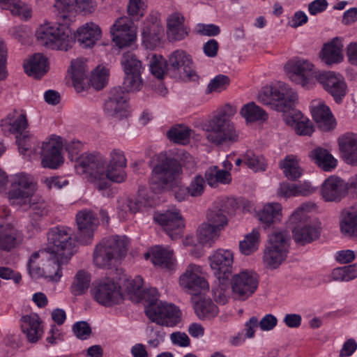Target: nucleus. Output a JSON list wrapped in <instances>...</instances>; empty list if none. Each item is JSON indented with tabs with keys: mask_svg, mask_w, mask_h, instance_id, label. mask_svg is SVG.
Returning <instances> with one entry per match:
<instances>
[{
	"mask_svg": "<svg viewBox=\"0 0 357 357\" xmlns=\"http://www.w3.org/2000/svg\"><path fill=\"white\" fill-rule=\"evenodd\" d=\"M181 172V165L176 160L166 155H159L149 178L151 189L158 192L173 190L178 202L187 200L190 195L188 187L180 185Z\"/></svg>",
	"mask_w": 357,
	"mask_h": 357,
	"instance_id": "1",
	"label": "nucleus"
},
{
	"mask_svg": "<svg viewBox=\"0 0 357 357\" xmlns=\"http://www.w3.org/2000/svg\"><path fill=\"white\" fill-rule=\"evenodd\" d=\"M236 113V107L229 104L221 108L204 125L206 139L218 146L238 142L239 131L232 121Z\"/></svg>",
	"mask_w": 357,
	"mask_h": 357,
	"instance_id": "2",
	"label": "nucleus"
},
{
	"mask_svg": "<svg viewBox=\"0 0 357 357\" xmlns=\"http://www.w3.org/2000/svg\"><path fill=\"white\" fill-rule=\"evenodd\" d=\"M315 208V204L307 202L301 204L291 215L289 221L294 225L293 238L296 243L304 245L319 238L320 225L309 218L307 213Z\"/></svg>",
	"mask_w": 357,
	"mask_h": 357,
	"instance_id": "3",
	"label": "nucleus"
},
{
	"mask_svg": "<svg viewBox=\"0 0 357 357\" xmlns=\"http://www.w3.org/2000/svg\"><path fill=\"white\" fill-rule=\"evenodd\" d=\"M126 236H112L103 238L95 248L93 262L100 268H112L124 257L128 249Z\"/></svg>",
	"mask_w": 357,
	"mask_h": 357,
	"instance_id": "4",
	"label": "nucleus"
},
{
	"mask_svg": "<svg viewBox=\"0 0 357 357\" xmlns=\"http://www.w3.org/2000/svg\"><path fill=\"white\" fill-rule=\"evenodd\" d=\"M71 35L68 26L50 22L40 24L36 31L39 43L54 50H68L71 47Z\"/></svg>",
	"mask_w": 357,
	"mask_h": 357,
	"instance_id": "5",
	"label": "nucleus"
},
{
	"mask_svg": "<svg viewBox=\"0 0 357 357\" xmlns=\"http://www.w3.org/2000/svg\"><path fill=\"white\" fill-rule=\"evenodd\" d=\"M296 99V93L287 84L282 82L273 86H265L258 93L259 102L282 112L292 108Z\"/></svg>",
	"mask_w": 357,
	"mask_h": 357,
	"instance_id": "6",
	"label": "nucleus"
},
{
	"mask_svg": "<svg viewBox=\"0 0 357 357\" xmlns=\"http://www.w3.org/2000/svg\"><path fill=\"white\" fill-rule=\"evenodd\" d=\"M72 236L71 230L68 227H53L47 233V244L43 250L63 261L70 259L75 252V241Z\"/></svg>",
	"mask_w": 357,
	"mask_h": 357,
	"instance_id": "7",
	"label": "nucleus"
},
{
	"mask_svg": "<svg viewBox=\"0 0 357 357\" xmlns=\"http://www.w3.org/2000/svg\"><path fill=\"white\" fill-rule=\"evenodd\" d=\"M10 188L8 199L13 205H26L37 190V181L30 174L21 172L10 178Z\"/></svg>",
	"mask_w": 357,
	"mask_h": 357,
	"instance_id": "8",
	"label": "nucleus"
},
{
	"mask_svg": "<svg viewBox=\"0 0 357 357\" xmlns=\"http://www.w3.org/2000/svg\"><path fill=\"white\" fill-rule=\"evenodd\" d=\"M289 237L283 231H275L269 236L263 260L266 266L276 268L286 259L289 252Z\"/></svg>",
	"mask_w": 357,
	"mask_h": 357,
	"instance_id": "9",
	"label": "nucleus"
},
{
	"mask_svg": "<svg viewBox=\"0 0 357 357\" xmlns=\"http://www.w3.org/2000/svg\"><path fill=\"white\" fill-rule=\"evenodd\" d=\"M146 316L160 326L174 327L181 319V313L178 307L167 302L155 301L146 307Z\"/></svg>",
	"mask_w": 357,
	"mask_h": 357,
	"instance_id": "10",
	"label": "nucleus"
},
{
	"mask_svg": "<svg viewBox=\"0 0 357 357\" xmlns=\"http://www.w3.org/2000/svg\"><path fill=\"white\" fill-rule=\"evenodd\" d=\"M91 294L98 303L105 307H112L123 301L120 285L109 278L94 282Z\"/></svg>",
	"mask_w": 357,
	"mask_h": 357,
	"instance_id": "11",
	"label": "nucleus"
},
{
	"mask_svg": "<svg viewBox=\"0 0 357 357\" xmlns=\"http://www.w3.org/2000/svg\"><path fill=\"white\" fill-rule=\"evenodd\" d=\"M258 275L251 270H243L234 274L231 279L232 296L238 301H245L257 290Z\"/></svg>",
	"mask_w": 357,
	"mask_h": 357,
	"instance_id": "12",
	"label": "nucleus"
},
{
	"mask_svg": "<svg viewBox=\"0 0 357 357\" xmlns=\"http://www.w3.org/2000/svg\"><path fill=\"white\" fill-rule=\"evenodd\" d=\"M121 64L126 75L123 85L126 90H140L142 86L141 74L143 70L141 61L133 52H126L122 55Z\"/></svg>",
	"mask_w": 357,
	"mask_h": 357,
	"instance_id": "13",
	"label": "nucleus"
},
{
	"mask_svg": "<svg viewBox=\"0 0 357 357\" xmlns=\"http://www.w3.org/2000/svg\"><path fill=\"white\" fill-rule=\"evenodd\" d=\"M27 120L26 116L16 111H13L1 120V128L6 134L20 133L17 137V143L18 144L19 151L21 154H25L26 151L31 149V146L28 142V137L22 135V132L27 127Z\"/></svg>",
	"mask_w": 357,
	"mask_h": 357,
	"instance_id": "14",
	"label": "nucleus"
},
{
	"mask_svg": "<svg viewBox=\"0 0 357 357\" xmlns=\"http://www.w3.org/2000/svg\"><path fill=\"white\" fill-rule=\"evenodd\" d=\"M63 142L60 137L52 135L42 143L40 146L41 165L56 169L63 162L61 151Z\"/></svg>",
	"mask_w": 357,
	"mask_h": 357,
	"instance_id": "15",
	"label": "nucleus"
},
{
	"mask_svg": "<svg viewBox=\"0 0 357 357\" xmlns=\"http://www.w3.org/2000/svg\"><path fill=\"white\" fill-rule=\"evenodd\" d=\"M154 220L159 224L173 240L181 238L184 227V220L180 211L172 208L163 213H156Z\"/></svg>",
	"mask_w": 357,
	"mask_h": 357,
	"instance_id": "16",
	"label": "nucleus"
},
{
	"mask_svg": "<svg viewBox=\"0 0 357 357\" xmlns=\"http://www.w3.org/2000/svg\"><path fill=\"white\" fill-rule=\"evenodd\" d=\"M284 70L292 82L303 86H307L310 79L315 77V75L319 73L312 63L300 59L290 60L284 66Z\"/></svg>",
	"mask_w": 357,
	"mask_h": 357,
	"instance_id": "17",
	"label": "nucleus"
},
{
	"mask_svg": "<svg viewBox=\"0 0 357 357\" xmlns=\"http://www.w3.org/2000/svg\"><path fill=\"white\" fill-rule=\"evenodd\" d=\"M75 220L78 229L77 241L83 245L90 244L99 225L96 214L91 210L83 209L77 213Z\"/></svg>",
	"mask_w": 357,
	"mask_h": 357,
	"instance_id": "18",
	"label": "nucleus"
},
{
	"mask_svg": "<svg viewBox=\"0 0 357 357\" xmlns=\"http://www.w3.org/2000/svg\"><path fill=\"white\" fill-rule=\"evenodd\" d=\"M315 78L336 102H340L347 94V86L341 75L332 71H319Z\"/></svg>",
	"mask_w": 357,
	"mask_h": 357,
	"instance_id": "19",
	"label": "nucleus"
},
{
	"mask_svg": "<svg viewBox=\"0 0 357 357\" xmlns=\"http://www.w3.org/2000/svg\"><path fill=\"white\" fill-rule=\"evenodd\" d=\"M129 96L128 92L121 87L113 88L109 93L108 99L104 105L105 112L116 119L126 118L128 115Z\"/></svg>",
	"mask_w": 357,
	"mask_h": 357,
	"instance_id": "20",
	"label": "nucleus"
},
{
	"mask_svg": "<svg viewBox=\"0 0 357 357\" xmlns=\"http://www.w3.org/2000/svg\"><path fill=\"white\" fill-rule=\"evenodd\" d=\"M102 164L103 156L100 154L84 153L75 158L74 167L78 174L90 178L96 185Z\"/></svg>",
	"mask_w": 357,
	"mask_h": 357,
	"instance_id": "21",
	"label": "nucleus"
},
{
	"mask_svg": "<svg viewBox=\"0 0 357 357\" xmlns=\"http://www.w3.org/2000/svg\"><path fill=\"white\" fill-rule=\"evenodd\" d=\"M179 286L190 293L208 288L207 281L203 275L202 268L199 265L190 264L178 278Z\"/></svg>",
	"mask_w": 357,
	"mask_h": 357,
	"instance_id": "22",
	"label": "nucleus"
},
{
	"mask_svg": "<svg viewBox=\"0 0 357 357\" xmlns=\"http://www.w3.org/2000/svg\"><path fill=\"white\" fill-rule=\"evenodd\" d=\"M132 19L127 16L118 18L110 29L113 40L120 48L129 46L136 38Z\"/></svg>",
	"mask_w": 357,
	"mask_h": 357,
	"instance_id": "23",
	"label": "nucleus"
},
{
	"mask_svg": "<svg viewBox=\"0 0 357 357\" xmlns=\"http://www.w3.org/2000/svg\"><path fill=\"white\" fill-rule=\"evenodd\" d=\"M210 266L219 278H227L232 272L234 252L229 249L219 248L208 257Z\"/></svg>",
	"mask_w": 357,
	"mask_h": 357,
	"instance_id": "24",
	"label": "nucleus"
},
{
	"mask_svg": "<svg viewBox=\"0 0 357 357\" xmlns=\"http://www.w3.org/2000/svg\"><path fill=\"white\" fill-rule=\"evenodd\" d=\"M167 66L180 77L191 79L195 75L191 56L182 50H175L169 56Z\"/></svg>",
	"mask_w": 357,
	"mask_h": 357,
	"instance_id": "25",
	"label": "nucleus"
},
{
	"mask_svg": "<svg viewBox=\"0 0 357 357\" xmlns=\"http://www.w3.org/2000/svg\"><path fill=\"white\" fill-rule=\"evenodd\" d=\"M163 28L160 20L155 15H149L142 26V36L143 43L146 47L152 49L156 47L162 36Z\"/></svg>",
	"mask_w": 357,
	"mask_h": 357,
	"instance_id": "26",
	"label": "nucleus"
},
{
	"mask_svg": "<svg viewBox=\"0 0 357 357\" xmlns=\"http://www.w3.org/2000/svg\"><path fill=\"white\" fill-rule=\"evenodd\" d=\"M123 167L114 166L111 164L106 165V159L103 157V164L100 169L99 175L97 181L96 188L99 190L107 189L109 185V181L115 183H121L125 181L126 174Z\"/></svg>",
	"mask_w": 357,
	"mask_h": 357,
	"instance_id": "27",
	"label": "nucleus"
},
{
	"mask_svg": "<svg viewBox=\"0 0 357 357\" xmlns=\"http://www.w3.org/2000/svg\"><path fill=\"white\" fill-rule=\"evenodd\" d=\"M347 184L340 178L331 176L321 185V193L326 202L340 201L347 193Z\"/></svg>",
	"mask_w": 357,
	"mask_h": 357,
	"instance_id": "28",
	"label": "nucleus"
},
{
	"mask_svg": "<svg viewBox=\"0 0 357 357\" xmlns=\"http://www.w3.org/2000/svg\"><path fill=\"white\" fill-rule=\"evenodd\" d=\"M283 119L287 125L291 126L298 135H310L313 126L309 119L301 112L289 109L283 112Z\"/></svg>",
	"mask_w": 357,
	"mask_h": 357,
	"instance_id": "29",
	"label": "nucleus"
},
{
	"mask_svg": "<svg viewBox=\"0 0 357 357\" xmlns=\"http://www.w3.org/2000/svg\"><path fill=\"white\" fill-rule=\"evenodd\" d=\"M311 112L318 127L328 131L335 126V119L330 108L321 100H313L310 105Z\"/></svg>",
	"mask_w": 357,
	"mask_h": 357,
	"instance_id": "30",
	"label": "nucleus"
},
{
	"mask_svg": "<svg viewBox=\"0 0 357 357\" xmlns=\"http://www.w3.org/2000/svg\"><path fill=\"white\" fill-rule=\"evenodd\" d=\"M184 22V16L178 12L173 13L168 16L167 34L170 40H181L188 36L190 29Z\"/></svg>",
	"mask_w": 357,
	"mask_h": 357,
	"instance_id": "31",
	"label": "nucleus"
},
{
	"mask_svg": "<svg viewBox=\"0 0 357 357\" xmlns=\"http://www.w3.org/2000/svg\"><path fill=\"white\" fill-rule=\"evenodd\" d=\"M340 154L349 165L357 166V135L347 133L338 139Z\"/></svg>",
	"mask_w": 357,
	"mask_h": 357,
	"instance_id": "32",
	"label": "nucleus"
},
{
	"mask_svg": "<svg viewBox=\"0 0 357 357\" xmlns=\"http://www.w3.org/2000/svg\"><path fill=\"white\" fill-rule=\"evenodd\" d=\"M100 26L93 22H87L77 29L76 38L84 47H92L101 37Z\"/></svg>",
	"mask_w": 357,
	"mask_h": 357,
	"instance_id": "33",
	"label": "nucleus"
},
{
	"mask_svg": "<svg viewBox=\"0 0 357 357\" xmlns=\"http://www.w3.org/2000/svg\"><path fill=\"white\" fill-rule=\"evenodd\" d=\"M22 330L26 335L27 340L31 343H36L42 337L43 329L38 314L32 313L23 316L21 318Z\"/></svg>",
	"mask_w": 357,
	"mask_h": 357,
	"instance_id": "34",
	"label": "nucleus"
},
{
	"mask_svg": "<svg viewBox=\"0 0 357 357\" xmlns=\"http://www.w3.org/2000/svg\"><path fill=\"white\" fill-rule=\"evenodd\" d=\"M150 204L144 200L142 197L135 199L127 197H122L118 199L116 205V212L119 218L121 220H126L130 215L137 213Z\"/></svg>",
	"mask_w": 357,
	"mask_h": 357,
	"instance_id": "35",
	"label": "nucleus"
},
{
	"mask_svg": "<svg viewBox=\"0 0 357 357\" xmlns=\"http://www.w3.org/2000/svg\"><path fill=\"white\" fill-rule=\"evenodd\" d=\"M342 47L338 37L326 43L320 52L321 61L328 66L340 63L343 60Z\"/></svg>",
	"mask_w": 357,
	"mask_h": 357,
	"instance_id": "36",
	"label": "nucleus"
},
{
	"mask_svg": "<svg viewBox=\"0 0 357 357\" xmlns=\"http://www.w3.org/2000/svg\"><path fill=\"white\" fill-rule=\"evenodd\" d=\"M22 241V235L10 224L0 222V250L10 251Z\"/></svg>",
	"mask_w": 357,
	"mask_h": 357,
	"instance_id": "37",
	"label": "nucleus"
},
{
	"mask_svg": "<svg viewBox=\"0 0 357 357\" xmlns=\"http://www.w3.org/2000/svg\"><path fill=\"white\" fill-rule=\"evenodd\" d=\"M257 218L264 228L280 221L282 206L279 203H268L257 211Z\"/></svg>",
	"mask_w": 357,
	"mask_h": 357,
	"instance_id": "38",
	"label": "nucleus"
},
{
	"mask_svg": "<svg viewBox=\"0 0 357 357\" xmlns=\"http://www.w3.org/2000/svg\"><path fill=\"white\" fill-rule=\"evenodd\" d=\"M340 226L342 233L357 239V205L342 211Z\"/></svg>",
	"mask_w": 357,
	"mask_h": 357,
	"instance_id": "39",
	"label": "nucleus"
},
{
	"mask_svg": "<svg viewBox=\"0 0 357 357\" xmlns=\"http://www.w3.org/2000/svg\"><path fill=\"white\" fill-rule=\"evenodd\" d=\"M54 6L63 12L77 10L85 14L93 13L96 8L95 0H55Z\"/></svg>",
	"mask_w": 357,
	"mask_h": 357,
	"instance_id": "40",
	"label": "nucleus"
},
{
	"mask_svg": "<svg viewBox=\"0 0 357 357\" xmlns=\"http://www.w3.org/2000/svg\"><path fill=\"white\" fill-rule=\"evenodd\" d=\"M24 68L29 76L40 78L49 70L47 59L42 54H35L24 63Z\"/></svg>",
	"mask_w": 357,
	"mask_h": 357,
	"instance_id": "41",
	"label": "nucleus"
},
{
	"mask_svg": "<svg viewBox=\"0 0 357 357\" xmlns=\"http://www.w3.org/2000/svg\"><path fill=\"white\" fill-rule=\"evenodd\" d=\"M145 257H151V260L155 266L167 268H172L175 263L173 251L159 245L153 248L151 252L146 253Z\"/></svg>",
	"mask_w": 357,
	"mask_h": 357,
	"instance_id": "42",
	"label": "nucleus"
},
{
	"mask_svg": "<svg viewBox=\"0 0 357 357\" xmlns=\"http://www.w3.org/2000/svg\"><path fill=\"white\" fill-rule=\"evenodd\" d=\"M310 157L317 166L325 172H332L337 165V160L329 151L321 147L313 149Z\"/></svg>",
	"mask_w": 357,
	"mask_h": 357,
	"instance_id": "43",
	"label": "nucleus"
},
{
	"mask_svg": "<svg viewBox=\"0 0 357 357\" xmlns=\"http://www.w3.org/2000/svg\"><path fill=\"white\" fill-rule=\"evenodd\" d=\"M194 310L201 320H210L215 317L219 312L218 307L209 298H199L194 303Z\"/></svg>",
	"mask_w": 357,
	"mask_h": 357,
	"instance_id": "44",
	"label": "nucleus"
},
{
	"mask_svg": "<svg viewBox=\"0 0 357 357\" xmlns=\"http://www.w3.org/2000/svg\"><path fill=\"white\" fill-rule=\"evenodd\" d=\"M47 264L44 265V278L50 281L57 282L62 276L61 265L69 259L61 260L54 255H47Z\"/></svg>",
	"mask_w": 357,
	"mask_h": 357,
	"instance_id": "45",
	"label": "nucleus"
},
{
	"mask_svg": "<svg viewBox=\"0 0 357 357\" xmlns=\"http://www.w3.org/2000/svg\"><path fill=\"white\" fill-rule=\"evenodd\" d=\"M240 114L246 122L249 123L265 121L268 119V114L266 111L254 102L244 105L240 110Z\"/></svg>",
	"mask_w": 357,
	"mask_h": 357,
	"instance_id": "46",
	"label": "nucleus"
},
{
	"mask_svg": "<svg viewBox=\"0 0 357 357\" xmlns=\"http://www.w3.org/2000/svg\"><path fill=\"white\" fill-rule=\"evenodd\" d=\"M0 7L24 20L31 17V8L21 0H0Z\"/></svg>",
	"mask_w": 357,
	"mask_h": 357,
	"instance_id": "47",
	"label": "nucleus"
},
{
	"mask_svg": "<svg viewBox=\"0 0 357 357\" xmlns=\"http://www.w3.org/2000/svg\"><path fill=\"white\" fill-rule=\"evenodd\" d=\"M279 166L283 170L285 176L289 179H297L302 174V170L296 155H287L284 159L279 163Z\"/></svg>",
	"mask_w": 357,
	"mask_h": 357,
	"instance_id": "48",
	"label": "nucleus"
},
{
	"mask_svg": "<svg viewBox=\"0 0 357 357\" xmlns=\"http://www.w3.org/2000/svg\"><path fill=\"white\" fill-rule=\"evenodd\" d=\"M91 275L83 270L79 271L75 275L70 286V292L75 296H80L85 294L91 283Z\"/></svg>",
	"mask_w": 357,
	"mask_h": 357,
	"instance_id": "49",
	"label": "nucleus"
},
{
	"mask_svg": "<svg viewBox=\"0 0 357 357\" xmlns=\"http://www.w3.org/2000/svg\"><path fill=\"white\" fill-rule=\"evenodd\" d=\"M227 204H222L220 208L214 207L207 214V220L213 227L219 231L227 224Z\"/></svg>",
	"mask_w": 357,
	"mask_h": 357,
	"instance_id": "50",
	"label": "nucleus"
},
{
	"mask_svg": "<svg viewBox=\"0 0 357 357\" xmlns=\"http://www.w3.org/2000/svg\"><path fill=\"white\" fill-rule=\"evenodd\" d=\"M220 231L210 225L209 222L202 223L197 229V238L202 245H211L218 238Z\"/></svg>",
	"mask_w": 357,
	"mask_h": 357,
	"instance_id": "51",
	"label": "nucleus"
},
{
	"mask_svg": "<svg viewBox=\"0 0 357 357\" xmlns=\"http://www.w3.org/2000/svg\"><path fill=\"white\" fill-rule=\"evenodd\" d=\"M260 233L258 229H253L245 236L239 242V250L244 255H250L259 248Z\"/></svg>",
	"mask_w": 357,
	"mask_h": 357,
	"instance_id": "52",
	"label": "nucleus"
},
{
	"mask_svg": "<svg viewBox=\"0 0 357 357\" xmlns=\"http://www.w3.org/2000/svg\"><path fill=\"white\" fill-rule=\"evenodd\" d=\"M48 255L43 250L33 253L28 261L27 268L29 275L32 279L44 278V267L40 266V261H43Z\"/></svg>",
	"mask_w": 357,
	"mask_h": 357,
	"instance_id": "53",
	"label": "nucleus"
},
{
	"mask_svg": "<svg viewBox=\"0 0 357 357\" xmlns=\"http://www.w3.org/2000/svg\"><path fill=\"white\" fill-rule=\"evenodd\" d=\"M205 177L207 183L211 187H215L218 183H229L231 179L228 171L220 169L216 166L210 167L206 172Z\"/></svg>",
	"mask_w": 357,
	"mask_h": 357,
	"instance_id": "54",
	"label": "nucleus"
},
{
	"mask_svg": "<svg viewBox=\"0 0 357 357\" xmlns=\"http://www.w3.org/2000/svg\"><path fill=\"white\" fill-rule=\"evenodd\" d=\"M126 291L130 299L139 301L145 298L146 291L142 286L143 279L140 276H136L133 279H128L126 281Z\"/></svg>",
	"mask_w": 357,
	"mask_h": 357,
	"instance_id": "55",
	"label": "nucleus"
},
{
	"mask_svg": "<svg viewBox=\"0 0 357 357\" xmlns=\"http://www.w3.org/2000/svg\"><path fill=\"white\" fill-rule=\"evenodd\" d=\"M334 281L349 282L357 278V264L335 268L331 273Z\"/></svg>",
	"mask_w": 357,
	"mask_h": 357,
	"instance_id": "56",
	"label": "nucleus"
},
{
	"mask_svg": "<svg viewBox=\"0 0 357 357\" xmlns=\"http://www.w3.org/2000/svg\"><path fill=\"white\" fill-rule=\"evenodd\" d=\"M191 130L185 126L176 125L172 127L167 132L171 141L175 143L185 144L188 142Z\"/></svg>",
	"mask_w": 357,
	"mask_h": 357,
	"instance_id": "57",
	"label": "nucleus"
},
{
	"mask_svg": "<svg viewBox=\"0 0 357 357\" xmlns=\"http://www.w3.org/2000/svg\"><path fill=\"white\" fill-rule=\"evenodd\" d=\"M71 75L74 85L82 84L87 79V69L84 61L76 59L71 63Z\"/></svg>",
	"mask_w": 357,
	"mask_h": 357,
	"instance_id": "58",
	"label": "nucleus"
},
{
	"mask_svg": "<svg viewBox=\"0 0 357 357\" xmlns=\"http://www.w3.org/2000/svg\"><path fill=\"white\" fill-rule=\"evenodd\" d=\"M108 75L109 71L107 68L98 66L91 73L89 82L96 89H102L107 84Z\"/></svg>",
	"mask_w": 357,
	"mask_h": 357,
	"instance_id": "59",
	"label": "nucleus"
},
{
	"mask_svg": "<svg viewBox=\"0 0 357 357\" xmlns=\"http://www.w3.org/2000/svg\"><path fill=\"white\" fill-rule=\"evenodd\" d=\"M243 162L254 172L264 171L266 169V163L264 158L256 155L252 151H248L243 155Z\"/></svg>",
	"mask_w": 357,
	"mask_h": 357,
	"instance_id": "60",
	"label": "nucleus"
},
{
	"mask_svg": "<svg viewBox=\"0 0 357 357\" xmlns=\"http://www.w3.org/2000/svg\"><path fill=\"white\" fill-rule=\"evenodd\" d=\"M230 83V79L225 75H218L213 78L208 83L206 93H220L225 90Z\"/></svg>",
	"mask_w": 357,
	"mask_h": 357,
	"instance_id": "61",
	"label": "nucleus"
},
{
	"mask_svg": "<svg viewBox=\"0 0 357 357\" xmlns=\"http://www.w3.org/2000/svg\"><path fill=\"white\" fill-rule=\"evenodd\" d=\"M167 67V62L162 56L156 54L152 55L150 60L149 68L153 75L158 79H162Z\"/></svg>",
	"mask_w": 357,
	"mask_h": 357,
	"instance_id": "62",
	"label": "nucleus"
},
{
	"mask_svg": "<svg viewBox=\"0 0 357 357\" xmlns=\"http://www.w3.org/2000/svg\"><path fill=\"white\" fill-rule=\"evenodd\" d=\"M147 6L144 0H129L127 6L128 17L139 20L146 13Z\"/></svg>",
	"mask_w": 357,
	"mask_h": 357,
	"instance_id": "63",
	"label": "nucleus"
},
{
	"mask_svg": "<svg viewBox=\"0 0 357 357\" xmlns=\"http://www.w3.org/2000/svg\"><path fill=\"white\" fill-rule=\"evenodd\" d=\"M206 179L199 174L192 178L189 185L187 186L192 197H201L205 190Z\"/></svg>",
	"mask_w": 357,
	"mask_h": 357,
	"instance_id": "64",
	"label": "nucleus"
}]
</instances>
